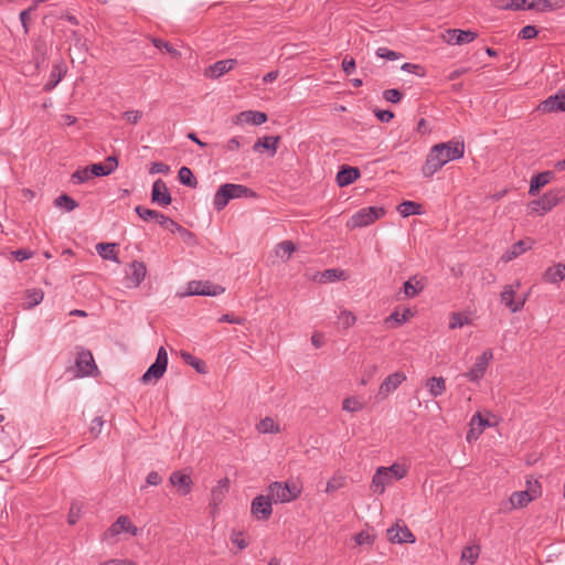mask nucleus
Listing matches in <instances>:
<instances>
[{
    "mask_svg": "<svg viewBox=\"0 0 565 565\" xmlns=\"http://www.w3.org/2000/svg\"><path fill=\"white\" fill-rule=\"evenodd\" d=\"M465 154V142L459 139H451L433 146L422 167L425 178H431L444 166L450 161L459 160Z\"/></svg>",
    "mask_w": 565,
    "mask_h": 565,
    "instance_id": "f257e3e1",
    "label": "nucleus"
},
{
    "mask_svg": "<svg viewBox=\"0 0 565 565\" xmlns=\"http://www.w3.org/2000/svg\"><path fill=\"white\" fill-rule=\"evenodd\" d=\"M565 200V189L564 188H555L546 193H544L541 198L531 201L527 206L531 213H535L539 215H545L550 211H552L555 206H557L561 202Z\"/></svg>",
    "mask_w": 565,
    "mask_h": 565,
    "instance_id": "f03ea898",
    "label": "nucleus"
},
{
    "mask_svg": "<svg viewBox=\"0 0 565 565\" xmlns=\"http://www.w3.org/2000/svg\"><path fill=\"white\" fill-rule=\"evenodd\" d=\"M301 493V488L296 482L274 481L267 488V495L273 503H288L295 501Z\"/></svg>",
    "mask_w": 565,
    "mask_h": 565,
    "instance_id": "7ed1b4c3",
    "label": "nucleus"
},
{
    "mask_svg": "<svg viewBox=\"0 0 565 565\" xmlns=\"http://www.w3.org/2000/svg\"><path fill=\"white\" fill-rule=\"evenodd\" d=\"M384 214H385V211L383 207H379V206L363 207L350 217V220L347 223V226L349 228L364 227V226H367V225L374 223L376 220L381 218Z\"/></svg>",
    "mask_w": 565,
    "mask_h": 565,
    "instance_id": "20e7f679",
    "label": "nucleus"
},
{
    "mask_svg": "<svg viewBox=\"0 0 565 565\" xmlns=\"http://www.w3.org/2000/svg\"><path fill=\"white\" fill-rule=\"evenodd\" d=\"M168 365V353L163 347H160L157 353L156 361L148 367V370L141 376L143 384L149 383L152 379L158 381L161 379L167 370Z\"/></svg>",
    "mask_w": 565,
    "mask_h": 565,
    "instance_id": "39448f33",
    "label": "nucleus"
},
{
    "mask_svg": "<svg viewBox=\"0 0 565 565\" xmlns=\"http://www.w3.org/2000/svg\"><path fill=\"white\" fill-rule=\"evenodd\" d=\"M492 359V350H484L482 354L476 359L473 365L469 369L468 372L463 374V376L470 382L478 383L480 380L483 379Z\"/></svg>",
    "mask_w": 565,
    "mask_h": 565,
    "instance_id": "423d86ee",
    "label": "nucleus"
},
{
    "mask_svg": "<svg viewBox=\"0 0 565 565\" xmlns=\"http://www.w3.org/2000/svg\"><path fill=\"white\" fill-rule=\"evenodd\" d=\"M519 287V281H516L514 285H507L503 287V290L500 295L501 301L513 313L521 311L527 299V296L516 298V290Z\"/></svg>",
    "mask_w": 565,
    "mask_h": 565,
    "instance_id": "0eeeda50",
    "label": "nucleus"
},
{
    "mask_svg": "<svg viewBox=\"0 0 565 565\" xmlns=\"http://www.w3.org/2000/svg\"><path fill=\"white\" fill-rule=\"evenodd\" d=\"M225 291V288L212 284L210 281L192 280L186 285V296H220Z\"/></svg>",
    "mask_w": 565,
    "mask_h": 565,
    "instance_id": "6e6552de",
    "label": "nucleus"
},
{
    "mask_svg": "<svg viewBox=\"0 0 565 565\" xmlns=\"http://www.w3.org/2000/svg\"><path fill=\"white\" fill-rule=\"evenodd\" d=\"M250 513L257 520L267 521L273 514V501L266 494H259L252 500Z\"/></svg>",
    "mask_w": 565,
    "mask_h": 565,
    "instance_id": "1a4fd4ad",
    "label": "nucleus"
},
{
    "mask_svg": "<svg viewBox=\"0 0 565 565\" xmlns=\"http://www.w3.org/2000/svg\"><path fill=\"white\" fill-rule=\"evenodd\" d=\"M478 33L472 30L448 29L443 35L444 42L450 45H463L473 42Z\"/></svg>",
    "mask_w": 565,
    "mask_h": 565,
    "instance_id": "9d476101",
    "label": "nucleus"
},
{
    "mask_svg": "<svg viewBox=\"0 0 565 565\" xmlns=\"http://www.w3.org/2000/svg\"><path fill=\"white\" fill-rule=\"evenodd\" d=\"M75 365L77 371L76 376L81 377L89 376L97 370L92 352L84 349L77 353Z\"/></svg>",
    "mask_w": 565,
    "mask_h": 565,
    "instance_id": "9b49d317",
    "label": "nucleus"
},
{
    "mask_svg": "<svg viewBox=\"0 0 565 565\" xmlns=\"http://www.w3.org/2000/svg\"><path fill=\"white\" fill-rule=\"evenodd\" d=\"M404 381H406L405 373L397 371L384 379L381 383L377 392V397L385 399L391 393H393Z\"/></svg>",
    "mask_w": 565,
    "mask_h": 565,
    "instance_id": "f8f14e48",
    "label": "nucleus"
},
{
    "mask_svg": "<svg viewBox=\"0 0 565 565\" xmlns=\"http://www.w3.org/2000/svg\"><path fill=\"white\" fill-rule=\"evenodd\" d=\"M147 274L146 265L142 262L135 260L129 265L126 273L127 287L137 288L143 281Z\"/></svg>",
    "mask_w": 565,
    "mask_h": 565,
    "instance_id": "ddd939ff",
    "label": "nucleus"
},
{
    "mask_svg": "<svg viewBox=\"0 0 565 565\" xmlns=\"http://www.w3.org/2000/svg\"><path fill=\"white\" fill-rule=\"evenodd\" d=\"M267 121V115L258 110H244L233 117V124L259 126Z\"/></svg>",
    "mask_w": 565,
    "mask_h": 565,
    "instance_id": "4468645a",
    "label": "nucleus"
},
{
    "mask_svg": "<svg viewBox=\"0 0 565 565\" xmlns=\"http://www.w3.org/2000/svg\"><path fill=\"white\" fill-rule=\"evenodd\" d=\"M394 481V477L387 471L386 467H379L372 478L371 488L374 493L382 494L385 488Z\"/></svg>",
    "mask_w": 565,
    "mask_h": 565,
    "instance_id": "2eb2a0df",
    "label": "nucleus"
},
{
    "mask_svg": "<svg viewBox=\"0 0 565 565\" xmlns=\"http://www.w3.org/2000/svg\"><path fill=\"white\" fill-rule=\"evenodd\" d=\"M170 483L177 488L179 494L188 495L192 490V479L190 475L181 470L173 471L169 478Z\"/></svg>",
    "mask_w": 565,
    "mask_h": 565,
    "instance_id": "dca6fc26",
    "label": "nucleus"
},
{
    "mask_svg": "<svg viewBox=\"0 0 565 565\" xmlns=\"http://www.w3.org/2000/svg\"><path fill=\"white\" fill-rule=\"evenodd\" d=\"M543 113L565 111V90H558L555 95L547 97L539 106Z\"/></svg>",
    "mask_w": 565,
    "mask_h": 565,
    "instance_id": "f3484780",
    "label": "nucleus"
},
{
    "mask_svg": "<svg viewBox=\"0 0 565 565\" xmlns=\"http://www.w3.org/2000/svg\"><path fill=\"white\" fill-rule=\"evenodd\" d=\"M387 539L392 543H414L416 541L414 534L407 526L396 524L387 530Z\"/></svg>",
    "mask_w": 565,
    "mask_h": 565,
    "instance_id": "a211bd4d",
    "label": "nucleus"
},
{
    "mask_svg": "<svg viewBox=\"0 0 565 565\" xmlns=\"http://www.w3.org/2000/svg\"><path fill=\"white\" fill-rule=\"evenodd\" d=\"M151 200L162 206H167L171 203V194L161 179L156 180L152 184Z\"/></svg>",
    "mask_w": 565,
    "mask_h": 565,
    "instance_id": "6ab92c4d",
    "label": "nucleus"
},
{
    "mask_svg": "<svg viewBox=\"0 0 565 565\" xmlns=\"http://www.w3.org/2000/svg\"><path fill=\"white\" fill-rule=\"evenodd\" d=\"M554 179L555 172L550 170L534 174L530 180L529 194L535 196L543 186L547 185Z\"/></svg>",
    "mask_w": 565,
    "mask_h": 565,
    "instance_id": "aec40b11",
    "label": "nucleus"
},
{
    "mask_svg": "<svg viewBox=\"0 0 565 565\" xmlns=\"http://www.w3.org/2000/svg\"><path fill=\"white\" fill-rule=\"evenodd\" d=\"M118 167V160L115 156H109L104 163H94L88 167L90 175L93 177H106L113 173Z\"/></svg>",
    "mask_w": 565,
    "mask_h": 565,
    "instance_id": "412c9836",
    "label": "nucleus"
},
{
    "mask_svg": "<svg viewBox=\"0 0 565 565\" xmlns=\"http://www.w3.org/2000/svg\"><path fill=\"white\" fill-rule=\"evenodd\" d=\"M66 72H67V66H66L65 62L63 60L56 62L52 67L49 81L45 83V85L43 87L44 90L45 92L53 90L58 85V83L63 79Z\"/></svg>",
    "mask_w": 565,
    "mask_h": 565,
    "instance_id": "4be33fe9",
    "label": "nucleus"
},
{
    "mask_svg": "<svg viewBox=\"0 0 565 565\" xmlns=\"http://www.w3.org/2000/svg\"><path fill=\"white\" fill-rule=\"evenodd\" d=\"M236 64H237V61L234 58L217 61L209 67L205 75L211 78H218L222 75H224L225 73L233 70Z\"/></svg>",
    "mask_w": 565,
    "mask_h": 565,
    "instance_id": "5701e85b",
    "label": "nucleus"
},
{
    "mask_svg": "<svg viewBox=\"0 0 565 565\" xmlns=\"http://www.w3.org/2000/svg\"><path fill=\"white\" fill-rule=\"evenodd\" d=\"M131 521L127 515H120L117 520L105 531L103 534V541H108L111 537L119 535L128 530Z\"/></svg>",
    "mask_w": 565,
    "mask_h": 565,
    "instance_id": "b1692460",
    "label": "nucleus"
},
{
    "mask_svg": "<svg viewBox=\"0 0 565 565\" xmlns=\"http://www.w3.org/2000/svg\"><path fill=\"white\" fill-rule=\"evenodd\" d=\"M230 488V481L227 478L221 479L217 484L211 490V502L210 504L217 509L223 500L225 499V495Z\"/></svg>",
    "mask_w": 565,
    "mask_h": 565,
    "instance_id": "393cba45",
    "label": "nucleus"
},
{
    "mask_svg": "<svg viewBox=\"0 0 565 565\" xmlns=\"http://www.w3.org/2000/svg\"><path fill=\"white\" fill-rule=\"evenodd\" d=\"M532 241L531 239H520L514 243L501 257L503 262H511L525 253L527 249H531Z\"/></svg>",
    "mask_w": 565,
    "mask_h": 565,
    "instance_id": "a878e982",
    "label": "nucleus"
},
{
    "mask_svg": "<svg viewBox=\"0 0 565 565\" xmlns=\"http://www.w3.org/2000/svg\"><path fill=\"white\" fill-rule=\"evenodd\" d=\"M279 140L280 138L278 136H264L254 143L253 150L255 152L268 150L270 156H274L277 152Z\"/></svg>",
    "mask_w": 565,
    "mask_h": 565,
    "instance_id": "bb28decb",
    "label": "nucleus"
},
{
    "mask_svg": "<svg viewBox=\"0 0 565 565\" xmlns=\"http://www.w3.org/2000/svg\"><path fill=\"white\" fill-rule=\"evenodd\" d=\"M360 175L361 173L358 168L344 166L337 174V183L340 186H347L358 180Z\"/></svg>",
    "mask_w": 565,
    "mask_h": 565,
    "instance_id": "cd10ccee",
    "label": "nucleus"
},
{
    "mask_svg": "<svg viewBox=\"0 0 565 565\" xmlns=\"http://www.w3.org/2000/svg\"><path fill=\"white\" fill-rule=\"evenodd\" d=\"M543 280L548 284L557 285L565 279L563 264L557 263L547 267L542 276Z\"/></svg>",
    "mask_w": 565,
    "mask_h": 565,
    "instance_id": "c85d7f7f",
    "label": "nucleus"
},
{
    "mask_svg": "<svg viewBox=\"0 0 565 565\" xmlns=\"http://www.w3.org/2000/svg\"><path fill=\"white\" fill-rule=\"evenodd\" d=\"M96 250L98 255L106 260H111L114 263L119 264L120 260L118 258L117 244L116 243H98L96 245Z\"/></svg>",
    "mask_w": 565,
    "mask_h": 565,
    "instance_id": "c756f323",
    "label": "nucleus"
},
{
    "mask_svg": "<svg viewBox=\"0 0 565 565\" xmlns=\"http://www.w3.org/2000/svg\"><path fill=\"white\" fill-rule=\"evenodd\" d=\"M539 497V491L532 490V494L529 491L513 492L510 497V503L513 508H523L527 505L533 499Z\"/></svg>",
    "mask_w": 565,
    "mask_h": 565,
    "instance_id": "7c9ffc66",
    "label": "nucleus"
},
{
    "mask_svg": "<svg viewBox=\"0 0 565 565\" xmlns=\"http://www.w3.org/2000/svg\"><path fill=\"white\" fill-rule=\"evenodd\" d=\"M425 288V284L422 280H418L416 276L411 277L407 281L404 282L403 294L404 298L411 299L418 296L423 289Z\"/></svg>",
    "mask_w": 565,
    "mask_h": 565,
    "instance_id": "2f4dec72",
    "label": "nucleus"
},
{
    "mask_svg": "<svg viewBox=\"0 0 565 565\" xmlns=\"http://www.w3.org/2000/svg\"><path fill=\"white\" fill-rule=\"evenodd\" d=\"M226 191H228L231 200L239 198H254L255 192L243 184L225 183Z\"/></svg>",
    "mask_w": 565,
    "mask_h": 565,
    "instance_id": "473e14b6",
    "label": "nucleus"
},
{
    "mask_svg": "<svg viewBox=\"0 0 565 565\" xmlns=\"http://www.w3.org/2000/svg\"><path fill=\"white\" fill-rule=\"evenodd\" d=\"M533 0H500L498 8L502 10H532Z\"/></svg>",
    "mask_w": 565,
    "mask_h": 565,
    "instance_id": "72a5a7b5",
    "label": "nucleus"
},
{
    "mask_svg": "<svg viewBox=\"0 0 565 565\" xmlns=\"http://www.w3.org/2000/svg\"><path fill=\"white\" fill-rule=\"evenodd\" d=\"M411 317H413V312L409 308L405 309L402 313L395 310L385 319V323L390 324L391 328H396L407 322Z\"/></svg>",
    "mask_w": 565,
    "mask_h": 565,
    "instance_id": "f704fd0d",
    "label": "nucleus"
},
{
    "mask_svg": "<svg viewBox=\"0 0 565 565\" xmlns=\"http://www.w3.org/2000/svg\"><path fill=\"white\" fill-rule=\"evenodd\" d=\"M426 387L433 397H438L446 392V381L441 376H433L427 380Z\"/></svg>",
    "mask_w": 565,
    "mask_h": 565,
    "instance_id": "c9c22d12",
    "label": "nucleus"
},
{
    "mask_svg": "<svg viewBox=\"0 0 565 565\" xmlns=\"http://www.w3.org/2000/svg\"><path fill=\"white\" fill-rule=\"evenodd\" d=\"M397 211L403 217L420 215L423 213L422 205L413 201H403L398 204Z\"/></svg>",
    "mask_w": 565,
    "mask_h": 565,
    "instance_id": "e433bc0d",
    "label": "nucleus"
},
{
    "mask_svg": "<svg viewBox=\"0 0 565 565\" xmlns=\"http://www.w3.org/2000/svg\"><path fill=\"white\" fill-rule=\"evenodd\" d=\"M230 200L228 191H226L225 185L222 184L214 194L213 206L217 212H220L228 204Z\"/></svg>",
    "mask_w": 565,
    "mask_h": 565,
    "instance_id": "4c0bfd02",
    "label": "nucleus"
},
{
    "mask_svg": "<svg viewBox=\"0 0 565 565\" xmlns=\"http://www.w3.org/2000/svg\"><path fill=\"white\" fill-rule=\"evenodd\" d=\"M256 429L259 434H278L280 433L279 425L271 418L265 417L256 425Z\"/></svg>",
    "mask_w": 565,
    "mask_h": 565,
    "instance_id": "58836bf2",
    "label": "nucleus"
},
{
    "mask_svg": "<svg viewBox=\"0 0 565 565\" xmlns=\"http://www.w3.org/2000/svg\"><path fill=\"white\" fill-rule=\"evenodd\" d=\"M364 408V402L361 397L349 396L342 402V409L348 413H358Z\"/></svg>",
    "mask_w": 565,
    "mask_h": 565,
    "instance_id": "ea45409f",
    "label": "nucleus"
},
{
    "mask_svg": "<svg viewBox=\"0 0 565 565\" xmlns=\"http://www.w3.org/2000/svg\"><path fill=\"white\" fill-rule=\"evenodd\" d=\"M295 250L296 246L291 241H282L276 246V255L285 262L291 257Z\"/></svg>",
    "mask_w": 565,
    "mask_h": 565,
    "instance_id": "a19ab883",
    "label": "nucleus"
},
{
    "mask_svg": "<svg viewBox=\"0 0 565 565\" xmlns=\"http://www.w3.org/2000/svg\"><path fill=\"white\" fill-rule=\"evenodd\" d=\"M178 178L182 184L188 185L190 188H196V185H198V181H196L192 170L188 167L180 168V170L178 172Z\"/></svg>",
    "mask_w": 565,
    "mask_h": 565,
    "instance_id": "79ce46f5",
    "label": "nucleus"
},
{
    "mask_svg": "<svg viewBox=\"0 0 565 565\" xmlns=\"http://www.w3.org/2000/svg\"><path fill=\"white\" fill-rule=\"evenodd\" d=\"M356 322L355 315L347 309H343L338 315V323L342 329H349Z\"/></svg>",
    "mask_w": 565,
    "mask_h": 565,
    "instance_id": "37998d69",
    "label": "nucleus"
},
{
    "mask_svg": "<svg viewBox=\"0 0 565 565\" xmlns=\"http://www.w3.org/2000/svg\"><path fill=\"white\" fill-rule=\"evenodd\" d=\"M157 223H159L161 226L167 227L171 233H174V232L186 233L188 232L184 227H182L175 221L171 220L170 217L166 216L162 213H160V215L157 220Z\"/></svg>",
    "mask_w": 565,
    "mask_h": 565,
    "instance_id": "c03bdc74",
    "label": "nucleus"
},
{
    "mask_svg": "<svg viewBox=\"0 0 565 565\" xmlns=\"http://www.w3.org/2000/svg\"><path fill=\"white\" fill-rule=\"evenodd\" d=\"M479 554L480 547L478 545H468L461 552V559L473 565L477 562Z\"/></svg>",
    "mask_w": 565,
    "mask_h": 565,
    "instance_id": "a18cd8bd",
    "label": "nucleus"
},
{
    "mask_svg": "<svg viewBox=\"0 0 565 565\" xmlns=\"http://www.w3.org/2000/svg\"><path fill=\"white\" fill-rule=\"evenodd\" d=\"M55 205L57 207L64 209L67 212H71L78 206L77 202L67 194L57 196L55 199Z\"/></svg>",
    "mask_w": 565,
    "mask_h": 565,
    "instance_id": "49530a36",
    "label": "nucleus"
},
{
    "mask_svg": "<svg viewBox=\"0 0 565 565\" xmlns=\"http://www.w3.org/2000/svg\"><path fill=\"white\" fill-rule=\"evenodd\" d=\"M470 322H471V320L468 316H465L460 312H454L450 316L449 328L450 329H460L463 326L469 324Z\"/></svg>",
    "mask_w": 565,
    "mask_h": 565,
    "instance_id": "de8ad7c7",
    "label": "nucleus"
},
{
    "mask_svg": "<svg viewBox=\"0 0 565 565\" xmlns=\"http://www.w3.org/2000/svg\"><path fill=\"white\" fill-rule=\"evenodd\" d=\"M353 540L358 546H362V545L371 546V545H373V543L375 541V535L370 533L369 531H361L354 535Z\"/></svg>",
    "mask_w": 565,
    "mask_h": 565,
    "instance_id": "09e8293b",
    "label": "nucleus"
},
{
    "mask_svg": "<svg viewBox=\"0 0 565 565\" xmlns=\"http://www.w3.org/2000/svg\"><path fill=\"white\" fill-rule=\"evenodd\" d=\"M135 212L138 214V216L140 218H142L143 221H150V220H154L157 222L159 215H160V212L156 211V210H150V209H147L145 206H141V205H137L135 207Z\"/></svg>",
    "mask_w": 565,
    "mask_h": 565,
    "instance_id": "8fccbe9b",
    "label": "nucleus"
},
{
    "mask_svg": "<svg viewBox=\"0 0 565 565\" xmlns=\"http://www.w3.org/2000/svg\"><path fill=\"white\" fill-rule=\"evenodd\" d=\"M92 179L90 171L88 167L77 169L71 177V180L74 184H82Z\"/></svg>",
    "mask_w": 565,
    "mask_h": 565,
    "instance_id": "3c124183",
    "label": "nucleus"
},
{
    "mask_svg": "<svg viewBox=\"0 0 565 565\" xmlns=\"http://www.w3.org/2000/svg\"><path fill=\"white\" fill-rule=\"evenodd\" d=\"M181 358L183 359V361L185 363H188L189 365L194 367L198 372H200V373H204L205 372L204 369L202 367L203 366V362L200 359L193 356L191 353L182 351L181 352Z\"/></svg>",
    "mask_w": 565,
    "mask_h": 565,
    "instance_id": "603ef678",
    "label": "nucleus"
},
{
    "mask_svg": "<svg viewBox=\"0 0 565 565\" xmlns=\"http://www.w3.org/2000/svg\"><path fill=\"white\" fill-rule=\"evenodd\" d=\"M153 45L159 50H164L167 53L172 55L173 57H178L180 52L173 47L170 43L161 40V39H152Z\"/></svg>",
    "mask_w": 565,
    "mask_h": 565,
    "instance_id": "864d4df0",
    "label": "nucleus"
},
{
    "mask_svg": "<svg viewBox=\"0 0 565 565\" xmlns=\"http://www.w3.org/2000/svg\"><path fill=\"white\" fill-rule=\"evenodd\" d=\"M394 480L403 479L407 475V468L398 462H394L392 466L386 467Z\"/></svg>",
    "mask_w": 565,
    "mask_h": 565,
    "instance_id": "5fc2aeb1",
    "label": "nucleus"
},
{
    "mask_svg": "<svg viewBox=\"0 0 565 565\" xmlns=\"http://www.w3.org/2000/svg\"><path fill=\"white\" fill-rule=\"evenodd\" d=\"M375 54L380 58H385L388 61H395L402 57V54L395 51H392L387 47L381 46L376 49Z\"/></svg>",
    "mask_w": 565,
    "mask_h": 565,
    "instance_id": "6e6d98bb",
    "label": "nucleus"
},
{
    "mask_svg": "<svg viewBox=\"0 0 565 565\" xmlns=\"http://www.w3.org/2000/svg\"><path fill=\"white\" fill-rule=\"evenodd\" d=\"M231 542L237 546L239 551L245 550L249 542L244 537L241 531H233L231 534Z\"/></svg>",
    "mask_w": 565,
    "mask_h": 565,
    "instance_id": "4d7b16f0",
    "label": "nucleus"
},
{
    "mask_svg": "<svg viewBox=\"0 0 565 565\" xmlns=\"http://www.w3.org/2000/svg\"><path fill=\"white\" fill-rule=\"evenodd\" d=\"M470 425L478 429V434H481L486 427L490 426L489 420L483 418L480 413L472 416Z\"/></svg>",
    "mask_w": 565,
    "mask_h": 565,
    "instance_id": "13d9d810",
    "label": "nucleus"
},
{
    "mask_svg": "<svg viewBox=\"0 0 565 565\" xmlns=\"http://www.w3.org/2000/svg\"><path fill=\"white\" fill-rule=\"evenodd\" d=\"M556 7L550 0H533L532 10L539 12H548L555 10Z\"/></svg>",
    "mask_w": 565,
    "mask_h": 565,
    "instance_id": "bf43d9fd",
    "label": "nucleus"
},
{
    "mask_svg": "<svg viewBox=\"0 0 565 565\" xmlns=\"http://www.w3.org/2000/svg\"><path fill=\"white\" fill-rule=\"evenodd\" d=\"M33 57H34V61H35V65L39 68L40 64L44 63V61L46 58V49H45V45L43 43H39V44L35 45V47H34V56Z\"/></svg>",
    "mask_w": 565,
    "mask_h": 565,
    "instance_id": "052dcab7",
    "label": "nucleus"
},
{
    "mask_svg": "<svg viewBox=\"0 0 565 565\" xmlns=\"http://www.w3.org/2000/svg\"><path fill=\"white\" fill-rule=\"evenodd\" d=\"M383 97L386 102L396 104V103L401 102L403 94H402V92H399L396 88H390V89L384 90Z\"/></svg>",
    "mask_w": 565,
    "mask_h": 565,
    "instance_id": "680f3d73",
    "label": "nucleus"
},
{
    "mask_svg": "<svg viewBox=\"0 0 565 565\" xmlns=\"http://www.w3.org/2000/svg\"><path fill=\"white\" fill-rule=\"evenodd\" d=\"M539 31L534 25H525L519 32V38L523 40H531L537 35Z\"/></svg>",
    "mask_w": 565,
    "mask_h": 565,
    "instance_id": "e2e57ef3",
    "label": "nucleus"
},
{
    "mask_svg": "<svg viewBox=\"0 0 565 565\" xmlns=\"http://www.w3.org/2000/svg\"><path fill=\"white\" fill-rule=\"evenodd\" d=\"M79 516H81V505H78L77 503H73L71 505V509H70L68 515H67L68 524L74 525L79 520Z\"/></svg>",
    "mask_w": 565,
    "mask_h": 565,
    "instance_id": "0e129e2a",
    "label": "nucleus"
},
{
    "mask_svg": "<svg viewBox=\"0 0 565 565\" xmlns=\"http://www.w3.org/2000/svg\"><path fill=\"white\" fill-rule=\"evenodd\" d=\"M43 291L40 289H33L28 291V300L30 306H36L43 300Z\"/></svg>",
    "mask_w": 565,
    "mask_h": 565,
    "instance_id": "69168bd1",
    "label": "nucleus"
},
{
    "mask_svg": "<svg viewBox=\"0 0 565 565\" xmlns=\"http://www.w3.org/2000/svg\"><path fill=\"white\" fill-rule=\"evenodd\" d=\"M342 276H343V271H341V270L327 269L322 273V275H321L322 278L320 279V281H322V280L334 281L337 279H340Z\"/></svg>",
    "mask_w": 565,
    "mask_h": 565,
    "instance_id": "338daca9",
    "label": "nucleus"
},
{
    "mask_svg": "<svg viewBox=\"0 0 565 565\" xmlns=\"http://www.w3.org/2000/svg\"><path fill=\"white\" fill-rule=\"evenodd\" d=\"M99 565H137L134 561L127 558H111Z\"/></svg>",
    "mask_w": 565,
    "mask_h": 565,
    "instance_id": "774afa93",
    "label": "nucleus"
}]
</instances>
